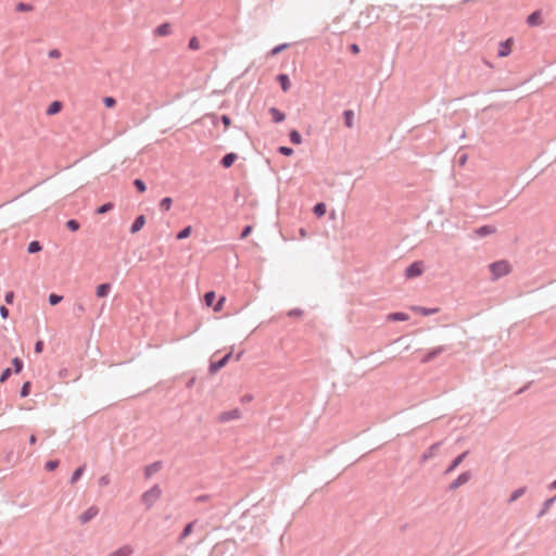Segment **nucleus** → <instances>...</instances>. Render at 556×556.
I'll list each match as a JSON object with an SVG mask.
<instances>
[{
    "label": "nucleus",
    "instance_id": "f257e3e1",
    "mask_svg": "<svg viewBox=\"0 0 556 556\" xmlns=\"http://www.w3.org/2000/svg\"><path fill=\"white\" fill-rule=\"evenodd\" d=\"M162 490L159 484H154L148 491L143 492L141 495V502L146 506L147 509H150L156 501L161 497Z\"/></svg>",
    "mask_w": 556,
    "mask_h": 556
},
{
    "label": "nucleus",
    "instance_id": "f03ea898",
    "mask_svg": "<svg viewBox=\"0 0 556 556\" xmlns=\"http://www.w3.org/2000/svg\"><path fill=\"white\" fill-rule=\"evenodd\" d=\"M492 279L497 280L503 276H506L510 271V265L507 261H496L489 265Z\"/></svg>",
    "mask_w": 556,
    "mask_h": 556
},
{
    "label": "nucleus",
    "instance_id": "7ed1b4c3",
    "mask_svg": "<svg viewBox=\"0 0 556 556\" xmlns=\"http://www.w3.org/2000/svg\"><path fill=\"white\" fill-rule=\"evenodd\" d=\"M450 350V346L448 345H439V346H435L429 351H427L422 357L420 358V363L422 364H428L430 362H432L434 358H437L438 356H440L442 353L446 352Z\"/></svg>",
    "mask_w": 556,
    "mask_h": 556
},
{
    "label": "nucleus",
    "instance_id": "20e7f679",
    "mask_svg": "<svg viewBox=\"0 0 556 556\" xmlns=\"http://www.w3.org/2000/svg\"><path fill=\"white\" fill-rule=\"evenodd\" d=\"M424 273V263L421 261H416L409 264L405 269V277L407 279H413L421 276Z\"/></svg>",
    "mask_w": 556,
    "mask_h": 556
},
{
    "label": "nucleus",
    "instance_id": "39448f33",
    "mask_svg": "<svg viewBox=\"0 0 556 556\" xmlns=\"http://www.w3.org/2000/svg\"><path fill=\"white\" fill-rule=\"evenodd\" d=\"M231 357H232V353L228 352L218 361H215V362L212 361L208 366L210 374H212V375L216 374L218 370L224 368Z\"/></svg>",
    "mask_w": 556,
    "mask_h": 556
},
{
    "label": "nucleus",
    "instance_id": "423d86ee",
    "mask_svg": "<svg viewBox=\"0 0 556 556\" xmlns=\"http://www.w3.org/2000/svg\"><path fill=\"white\" fill-rule=\"evenodd\" d=\"M471 479V472L465 471L462 472L453 482L448 485L450 491H454L459 486L466 484Z\"/></svg>",
    "mask_w": 556,
    "mask_h": 556
},
{
    "label": "nucleus",
    "instance_id": "0eeeda50",
    "mask_svg": "<svg viewBox=\"0 0 556 556\" xmlns=\"http://www.w3.org/2000/svg\"><path fill=\"white\" fill-rule=\"evenodd\" d=\"M513 42H514L513 38H508L504 41H501L500 46H498V50H497V55L500 58L508 56L511 52Z\"/></svg>",
    "mask_w": 556,
    "mask_h": 556
},
{
    "label": "nucleus",
    "instance_id": "6e6552de",
    "mask_svg": "<svg viewBox=\"0 0 556 556\" xmlns=\"http://www.w3.org/2000/svg\"><path fill=\"white\" fill-rule=\"evenodd\" d=\"M99 513V509L96 506H91L88 509H86L83 514L79 516L80 523L85 525L92 520Z\"/></svg>",
    "mask_w": 556,
    "mask_h": 556
},
{
    "label": "nucleus",
    "instance_id": "1a4fd4ad",
    "mask_svg": "<svg viewBox=\"0 0 556 556\" xmlns=\"http://www.w3.org/2000/svg\"><path fill=\"white\" fill-rule=\"evenodd\" d=\"M239 417H240V410L238 408H235V409H231V410L223 412L218 416V420L220 422H228L230 420L238 419Z\"/></svg>",
    "mask_w": 556,
    "mask_h": 556
},
{
    "label": "nucleus",
    "instance_id": "9d476101",
    "mask_svg": "<svg viewBox=\"0 0 556 556\" xmlns=\"http://www.w3.org/2000/svg\"><path fill=\"white\" fill-rule=\"evenodd\" d=\"M469 451H465L458 456H456L445 469V473L447 475L454 471L463 463V460L467 457Z\"/></svg>",
    "mask_w": 556,
    "mask_h": 556
},
{
    "label": "nucleus",
    "instance_id": "9b49d317",
    "mask_svg": "<svg viewBox=\"0 0 556 556\" xmlns=\"http://www.w3.org/2000/svg\"><path fill=\"white\" fill-rule=\"evenodd\" d=\"M527 24L531 27L540 26L542 24V13L540 10L533 11L527 17Z\"/></svg>",
    "mask_w": 556,
    "mask_h": 556
},
{
    "label": "nucleus",
    "instance_id": "f8f14e48",
    "mask_svg": "<svg viewBox=\"0 0 556 556\" xmlns=\"http://www.w3.org/2000/svg\"><path fill=\"white\" fill-rule=\"evenodd\" d=\"M496 231V228L492 225H483L481 227H478L473 230V233L477 237L483 238L486 236H490Z\"/></svg>",
    "mask_w": 556,
    "mask_h": 556
},
{
    "label": "nucleus",
    "instance_id": "ddd939ff",
    "mask_svg": "<svg viewBox=\"0 0 556 556\" xmlns=\"http://www.w3.org/2000/svg\"><path fill=\"white\" fill-rule=\"evenodd\" d=\"M144 224H146L144 215H142V214L138 215L134 219V222H132V224H131V226L129 228V232L132 233V235L137 233L138 231H140L143 228Z\"/></svg>",
    "mask_w": 556,
    "mask_h": 556
},
{
    "label": "nucleus",
    "instance_id": "4468645a",
    "mask_svg": "<svg viewBox=\"0 0 556 556\" xmlns=\"http://www.w3.org/2000/svg\"><path fill=\"white\" fill-rule=\"evenodd\" d=\"M237 159H238L237 153H235V152H229V153H226V154L222 157V160H220L219 164H220L224 168H229V167H231V166L233 165V163L237 161Z\"/></svg>",
    "mask_w": 556,
    "mask_h": 556
},
{
    "label": "nucleus",
    "instance_id": "2eb2a0df",
    "mask_svg": "<svg viewBox=\"0 0 556 556\" xmlns=\"http://www.w3.org/2000/svg\"><path fill=\"white\" fill-rule=\"evenodd\" d=\"M162 468V462H154L144 468V478L150 479L154 473H156Z\"/></svg>",
    "mask_w": 556,
    "mask_h": 556
},
{
    "label": "nucleus",
    "instance_id": "dca6fc26",
    "mask_svg": "<svg viewBox=\"0 0 556 556\" xmlns=\"http://www.w3.org/2000/svg\"><path fill=\"white\" fill-rule=\"evenodd\" d=\"M268 112L271 115L273 122L275 124L282 123L286 119V114L275 106L269 108Z\"/></svg>",
    "mask_w": 556,
    "mask_h": 556
},
{
    "label": "nucleus",
    "instance_id": "f3484780",
    "mask_svg": "<svg viewBox=\"0 0 556 556\" xmlns=\"http://www.w3.org/2000/svg\"><path fill=\"white\" fill-rule=\"evenodd\" d=\"M276 80L279 83L283 92H287L291 87V81L288 74L280 73L276 76Z\"/></svg>",
    "mask_w": 556,
    "mask_h": 556
},
{
    "label": "nucleus",
    "instance_id": "a211bd4d",
    "mask_svg": "<svg viewBox=\"0 0 556 556\" xmlns=\"http://www.w3.org/2000/svg\"><path fill=\"white\" fill-rule=\"evenodd\" d=\"M195 523H197V520H193V521L188 522V523L184 527V529H182L181 533H180V534H179V536H178V543H182V542H184V540H185L187 536H189V535L191 534V532L193 531V528H194V525H195Z\"/></svg>",
    "mask_w": 556,
    "mask_h": 556
},
{
    "label": "nucleus",
    "instance_id": "6ab92c4d",
    "mask_svg": "<svg viewBox=\"0 0 556 556\" xmlns=\"http://www.w3.org/2000/svg\"><path fill=\"white\" fill-rule=\"evenodd\" d=\"M112 285L109 282L100 283L96 289V294L98 298H105L111 292Z\"/></svg>",
    "mask_w": 556,
    "mask_h": 556
},
{
    "label": "nucleus",
    "instance_id": "aec40b11",
    "mask_svg": "<svg viewBox=\"0 0 556 556\" xmlns=\"http://www.w3.org/2000/svg\"><path fill=\"white\" fill-rule=\"evenodd\" d=\"M555 502H556V494L554 496H552L551 498H547L546 501H544L542 504V508L540 509V511L536 515V518H542L548 511V509L552 507V505Z\"/></svg>",
    "mask_w": 556,
    "mask_h": 556
},
{
    "label": "nucleus",
    "instance_id": "412c9836",
    "mask_svg": "<svg viewBox=\"0 0 556 556\" xmlns=\"http://www.w3.org/2000/svg\"><path fill=\"white\" fill-rule=\"evenodd\" d=\"M172 31V25L169 23H162L160 24L155 29H154V34L156 36H167L169 35Z\"/></svg>",
    "mask_w": 556,
    "mask_h": 556
},
{
    "label": "nucleus",
    "instance_id": "4be33fe9",
    "mask_svg": "<svg viewBox=\"0 0 556 556\" xmlns=\"http://www.w3.org/2000/svg\"><path fill=\"white\" fill-rule=\"evenodd\" d=\"M132 553L134 548L130 545H124L112 552L109 556H130Z\"/></svg>",
    "mask_w": 556,
    "mask_h": 556
},
{
    "label": "nucleus",
    "instance_id": "5701e85b",
    "mask_svg": "<svg viewBox=\"0 0 556 556\" xmlns=\"http://www.w3.org/2000/svg\"><path fill=\"white\" fill-rule=\"evenodd\" d=\"M62 108H63L62 102H61V101L55 100V101H52V102L49 104V106H48V109H47L46 113H47V115H55V114H58V113L62 110Z\"/></svg>",
    "mask_w": 556,
    "mask_h": 556
},
{
    "label": "nucleus",
    "instance_id": "b1692460",
    "mask_svg": "<svg viewBox=\"0 0 556 556\" xmlns=\"http://www.w3.org/2000/svg\"><path fill=\"white\" fill-rule=\"evenodd\" d=\"M388 319L392 321H406L409 319V315L404 312H394L388 315Z\"/></svg>",
    "mask_w": 556,
    "mask_h": 556
},
{
    "label": "nucleus",
    "instance_id": "393cba45",
    "mask_svg": "<svg viewBox=\"0 0 556 556\" xmlns=\"http://www.w3.org/2000/svg\"><path fill=\"white\" fill-rule=\"evenodd\" d=\"M354 112L352 110H344L343 111V119H344V125L348 127V128H352L354 126Z\"/></svg>",
    "mask_w": 556,
    "mask_h": 556
},
{
    "label": "nucleus",
    "instance_id": "a878e982",
    "mask_svg": "<svg viewBox=\"0 0 556 556\" xmlns=\"http://www.w3.org/2000/svg\"><path fill=\"white\" fill-rule=\"evenodd\" d=\"M527 492V486H520L518 489H516L511 494L510 496L508 497L507 500V503L508 504H511L514 503L515 501H517L519 497H521L522 495H525V493Z\"/></svg>",
    "mask_w": 556,
    "mask_h": 556
},
{
    "label": "nucleus",
    "instance_id": "bb28decb",
    "mask_svg": "<svg viewBox=\"0 0 556 556\" xmlns=\"http://www.w3.org/2000/svg\"><path fill=\"white\" fill-rule=\"evenodd\" d=\"M414 311L418 312L422 316H431L433 314H437L439 312V308L438 307L416 306V307H414Z\"/></svg>",
    "mask_w": 556,
    "mask_h": 556
},
{
    "label": "nucleus",
    "instance_id": "cd10ccee",
    "mask_svg": "<svg viewBox=\"0 0 556 556\" xmlns=\"http://www.w3.org/2000/svg\"><path fill=\"white\" fill-rule=\"evenodd\" d=\"M85 469H86L85 465L77 467L70 478V483L71 484L76 483L81 478L83 473L85 472Z\"/></svg>",
    "mask_w": 556,
    "mask_h": 556
},
{
    "label": "nucleus",
    "instance_id": "c85d7f7f",
    "mask_svg": "<svg viewBox=\"0 0 556 556\" xmlns=\"http://www.w3.org/2000/svg\"><path fill=\"white\" fill-rule=\"evenodd\" d=\"M327 212V206L324 202H318L314 205L313 207V213L317 216V217H321L326 214Z\"/></svg>",
    "mask_w": 556,
    "mask_h": 556
},
{
    "label": "nucleus",
    "instance_id": "c756f323",
    "mask_svg": "<svg viewBox=\"0 0 556 556\" xmlns=\"http://www.w3.org/2000/svg\"><path fill=\"white\" fill-rule=\"evenodd\" d=\"M42 250V245L39 241L37 240H33L28 243V247H27V252L29 254H35V253H38Z\"/></svg>",
    "mask_w": 556,
    "mask_h": 556
},
{
    "label": "nucleus",
    "instance_id": "7c9ffc66",
    "mask_svg": "<svg viewBox=\"0 0 556 556\" xmlns=\"http://www.w3.org/2000/svg\"><path fill=\"white\" fill-rule=\"evenodd\" d=\"M215 300H216V293L214 291H207L204 293V303L206 306L213 308Z\"/></svg>",
    "mask_w": 556,
    "mask_h": 556
},
{
    "label": "nucleus",
    "instance_id": "2f4dec72",
    "mask_svg": "<svg viewBox=\"0 0 556 556\" xmlns=\"http://www.w3.org/2000/svg\"><path fill=\"white\" fill-rule=\"evenodd\" d=\"M289 139L293 144H301L302 143V135L296 130L292 129L289 132Z\"/></svg>",
    "mask_w": 556,
    "mask_h": 556
},
{
    "label": "nucleus",
    "instance_id": "473e14b6",
    "mask_svg": "<svg viewBox=\"0 0 556 556\" xmlns=\"http://www.w3.org/2000/svg\"><path fill=\"white\" fill-rule=\"evenodd\" d=\"M440 446V443L437 442L432 444L422 455L421 462H426L433 456L434 451Z\"/></svg>",
    "mask_w": 556,
    "mask_h": 556
},
{
    "label": "nucleus",
    "instance_id": "72a5a7b5",
    "mask_svg": "<svg viewBox=\"0 0 556 556\" xmlns=\"http://www.w3.org/2000/svg\"><path fill=\"white\" fill-rule=\"evenodd\" d=\"M192 232V227L191 226H186L184 227L181 230H179L177 233H176V239L177 240H184V239H187Z\"/></svg>",
    "mask_w": 556,
    "mask_h": 556
},
{
    "label": "nucleus",
    "instance_id": "f704fd0d",
    "mask_svg": "<svg viewBox=\"0 0 556 556\" xmlns=\"http://www.w3.org/2000/svg\"><path fill=\"white\" fill-rule=\"evenodd\" d=\"M113 208H114V203L106 202V203H103L102 205L98 206L96 210V213L102 215V214H105V213L112 211Z\"/></svg>",
    "mask_w": 556,
    "mask_h": 556
},
{
    "label": "nucleus",
    "instance_id": "c9c22d12",
    "mask_svg": "<svg viewBox=\"0 0 556 556\" xmlns=\"http://www.w3.org/2000/svg\"><path fill=\"white\" fill-rule=\"evenodd\" d=\"M30 391H31V382L30 381H25L22 387H21V390H20V395L22 397H26L30 394Z\"/></svg>",
    "mask_w": 556,
    "mask_h": 556
},
{
    "label": "nucleus",
    "instance_id": "e433bc0d",
    "mask_svg": "<svg viewBox=\"0 0 556 556\" xmlns=\"http://www.w3.org/2000/svg\"><path fill=\"white\" fill-rule=\"evenodd\" d=\"M15 10L17 12H30L34 10V7L33 4L30 3H26V2H18L16 5H15Z\"/></svg>",
    "mask_w": 556,
    "mask_h": 556
},
{
    "label": "nucleus",
    "instance_id": "4c0bfd02",
    "mask_svg": "<svg viewBox=\"0 0 556 556\" xmlns=\"http://www.w3.org/2000/svg\"><path fill=\"white\" fill-rule=\"evenodd\" d=\"M132 184H134V187L136 188V190H137L139 193H143V192H146V190H147V185H146V182H144L142 179H140V178H136V179L134 180V182H132Z\"/></svg>",
    "mask_w": 556,
    "mask_h": 556
},
{
    "label": "nucleus",
    "instance_id": "58836bf2",
    "mask_svg": "<svg viewBox=\"0 0 556 556\" xmlns=\"http://www.w3.org/2000/svg\"><path fill=\"white\" fill-rule=\"evenodd\" d=\"M289 47V43H280L276 47H274L269 52H268V55L269 56H275L277 54H279L280 52H282L283 50H286L287 48Z\"/></svg>",
    "mask_w": 556,
    "mask_h": 556
},
{
    "label": "nucleus",
    "instance_id": "ea45409f",
    "mask_svg": "<svg viewBox=\"0 0 556 556\" xmlns=\"http://www.w3.org/2000/svg\"><path fill=\"white\" fill-rule=\"evenodd\" d=\"M172 204H173V200H172V198H169V197H165V198H163V199L160 201V208H161L162 211H168V210H170Z\"/></svg>",
    "mask_w": 556,
    "mask_h": 556
},
{
    "label": "nucleus",
    "instance_id": "a19ab883",
    "mask_svg": "<svg viewBox=\"0 0 556 556\" xmlns=\"http://www.w3.org/2000/svg\"><path fill=\"white\" fill-rule=\"evenodd\" d=\"M12 365H13V370L15 374L21 372L24 367V363L20 357H14L12 359Z\"/></svg>",
    "mask_w": 556,
    "mask_h": 556
},
{
    "label": "nucleus",
    "instance_id": "79ce46f5",
    "mask_svg": "<svg viewBox=\"0 0 556 556\" xmlns=\"http://www.w3.org/2000/svg\"><path fill=\"white\" fill-rule=\"evenodd\" d=\"M59 465H60L59 459H50L45 464V469L47 471H53L59 467Z\"/></svg>",
    "mask_w": 556,
    "mask_h": 556
},
{
    "label": "nucleus",
    "instance_id": "37998d69",
    "mask_svg": "<svg viewBox=\"0 0 556 556\" xmlns=\"http://www.w3.org/2000/svg\"><path fill=\"white\" fill-rule=\"evenodd\" d=\"M66 227L71 231H77L80 228V223L77 219H68Z\"/></svg>",
    "mask_w": 556,
    "mask_h": 556
},
{
    "label": "nucleus",
    "instance_id": "c03bdc74",
    "mask_svg": "<svg viewBox=\"0 0 556 556\" xmlns=\"http://www.w3.org/2000/svg\"><path fill=\"white\" fill-rule=\"evenodd\" d=\"M62 300L63 296L56 293H50L48 298L49 304L52 306L59 304Z\"/></svg>",
    "mask_w": 556,
    "mask_h": 556
},
{
    "label": "nucleus",
    "instance_id": "a18cd8bd",
    "mask_svg": "<svg viewBox=\"0 0 556 556\" xmlns=\"http://www.w3.org/2000/svg\"><path fill=\"white\" fill-rule=\"evenodd\" d=\"M278 152L283 156H291L294 153L293 149L287 146L278 147Z\"/></svg>",
    "mask_w": 556,
    "mask_h": 556
},
{
    "label": "nucleus",
    "instance_id": "49530a36",
    "mask_svg": "<svg viewBox=\"0 0 556 556\" xmlns=\"http://www.w3.org/2000/svg\"><path fill=\"white\" fill-rule=\"evenodd\" d=\"M188 48L190 50H198L200 48V41L195 36H193L189 39Z\"/></svg>",
    "mask_w": 556,
    "mask_h": 556
},
{
    "label": "nucleus",
    "instance_id": "de8ad7c7",
    "mask_svg": "<svg viewBox=\"0 0 556 556\" xmlns=\"http://www.w3.org/2000/svg\"><path fill=\"white\" fill-rule=\"evenodd\" d=\"M226 301L225 296H220L217 301L215 300L213 311L214 312H220L223 309L224 303Z\"/></svg>",
    "mask_w": 556,
    "mask_h": 556
},
{
    "label": "nucleus",
    "instance_id": "09e8293b",
    "mask_svg": "<svg viewBox=\"0 0 556 556\" xmlns=\"http://www.w3.org/2000/svg\"><path fill=\"white\" fill-rule=\"evenodd\" d=\"M103 104L105 105V108L111 109V108L115 106L116 99L113 97H104Z\"/></svg>",
    "mask_w": 556,
    "mask_h": 556
},
{
    "label": "nucleus",
    "instance_id": "8fccbe9b",
    "mask_svg": "<svg viewBox=\"0 0 556 556\" xmlns=\"http://www.w3.org/2000/svg\"><path fill=\"white\" fill-rule=\"evenodd\" d=\"M12 375V369L11 368H5L2 370V372L0 374V382H4L7 381Z\"/></svg>",
    "mask_w": 556,
    "mask_h": 556
},
{
    "label": "nucleus",
    "instance_id": "3c124183",
    "mask_svg": "<svg viewBox=\"0 0 556 556\" xmlns=\"http://www.w3.org/2000/svg\"><path fill=\"white\" fill-rule=\"evenodd\" d=\"M253 227L251 225H247L243 227L240 233V239H245L252 232Z\"/></svg>",
    "mask_w": 556,
    "mask_h": 556
},
{
    "label": "nucleus",
    "instance_id": "603ef678",
    "mask_svg": "<svg viewBox=\"0 0 556 556\" xmlns=\"http://www.w3.org/2000/svg\"><path fill=\"white\" fill-rule=\"evenodd\" d=\"M303 311L301 308H292L288 312L289 317H301L303 315Z\"/></svg>",
    "mask_w": 556,
    "mask_h": 556
},
{
    "label": "nucleus",
    "instance_id": "864d4df0",
    "mask_svg": "<svg viewBox=\"0 0 556 556\" xmlns=\"http://www.w3.org/2000/svg\"><path fill=\"white\" fill-rule=\"evenodd\" d=\"M220 122L223 123V125L225 126V128H228L231 124V118L229 115L227 114H223L220 116Z\"/></svg>",
    "mask_w": 556,
    "mask_h": 556
},
{
    "label": "nucleus",
    "instance_id": "5fc2aeb1",
    "mask_svg": "<svg viewBox=\"0 0 556 556\" xmlns=\"http://www.w3.org/2000/svg\"><path fill=\"white\" fill-rule=\"evenodd\" d=\"M43 346H45L43 341L38 340V341L35 343V346H34V351H35V353L40 354V353L43 351Z\"/></svg>",
    "mask_w": 556,
    "mask_h": 556
},
{
    "label": "nucleus",
    "instance_id": "6e6d98bb",
    "mask_svg": "<svg viewBox=\"0 0 556 556\" xmlns=\"http://www.w3.org/2000/svg\"><path fill=\"white\" fill-rule=\"evenodd\" d=\"M4 301L7 304L11 305L13 304V301H14V292L13 291H8L4 295Z\"/></svg>",
    "mask_w": 556,
    "mask_h": 556
},
{
    "label": "nucleus",
    "instance_id": "4d7b16f0",
    "mask_svg": "<svg viewBox=\"0 0 556 556\" xmlns=\"http://www.w3.org/2000/svg\"><path fill=\"white\" fill-rule=\"evenodd\" d=\"M10 315V311L7 306L4 305H0V316L3 318V319H7Z\"/></svg>",
    "mask_w": 556,
    "mask_h": 556
},
{
    "label": "nucleus",
    "instance_id": "13d9d810",
    "mask_svg": "<svg viewBox=\"0 0 556 556\" xmlns=\"http://www.w3.org/2000/svg\"><path fill=\"white\" fill-rule=\"evenodd\" d=\"M48 55L51 59H59L61 56V51L58 49H52L49 51Z\"/></svg>",
    "mask_w": 556,
    "mask_h": 556
},
{
    "label": "nucleus",
    "instance_id": "bf43d9fd",
    "mask_svg": "<svg viewBox=\"0 0 556 556\" xmlns=\"http://www.w3.org/2000/svg\"><path fill=\"white\" fill-rule=\"evenodd\" d=\"M210 495L208 494H202V495H199L195 497V502L198 503H203V502H206L210 500Z\"/></svg>",
    "mask_w": 556,
    "mask_h": 556
},
{
    "label": "nucleus",
    "instance_id": "052dcab7",
    "mask_svg": "<svg viewBox=\"0 0 556 556\" xmlns=\"http://www.w3.org/2000/svg\"><path fill=\"white\" fill-rule=\"evenodd\" d=\"M84 312H85V307H84V305H83V304H80V303H79V304H76V305H75V307H74V313H75L76 315H79V314H81V313H84Z\"/></svg>",
    "mask_w": 556,
    "mask_h": 556
},
{
    "label": "nucleus",
    "instance_id": "680f3d73",
    "mask_svg": "<svg viewBox=\"0 0 556 556\" xmlns=\"http://www.w3.org/2000/svg\"><path fill=\"white\" fill-rule=\"evenodd\" d=\"M359 47L357 43H352L350 45V51L353 53V54H357L359 52Z\"/></svg>",
    "mask_w": 556,
    "mask_h": 556
},
{
    "label": "nucleus",
    "instance_id": "e2e57ef3",
    "mask_svg": "<svg viewBox=\"0 0 556 556\" xmlns=\"http://www.w3.org/2000/svg\"><path fill=\"white\" fill-rule=\"evenodd\" d=\"M253 400V395L252 394H244L242 397H241V402L242 403H249Z\"/></svg>",
    "mask_w": 556,
    "mask_h": 556
},
{
    "label": "nucleus",
    "instance_id": "0e129e2a",
    "mask_svg": "<svg viewBox=\"0 0 556 556\" xmlns=\"http://www.w3.org/2000/svg\"><path fill=\"white\" fill-rule=\"evenodd\" d=\"M547 489L549 491L552 490H556V479L554 481H552L548 485H547Z\"/></svg>",
    "mask_w": 556,
    "mask_h": 556
},
{
    "label": "nucleus",
    "instance_id": "69168bd1",
    "mask_svg": "<svg viewBox=\"0 0 556 556\" xmlns=\"http://www.w3.org/2000/svg\"><path fill=\"white\" fill-rule=\"evenodd\" d=\"M108 483H109V479H108V477L103 476V477H101V478H100V484L105 485V484H108Z\"/></svg>",
    "mask_w": 556,
    "mask_h": 556
},
{
    "label": "nucleus",
    "instance_id": "338daca9",
    "mask_svg": "<svg viewBox=\"0 0 556 556\" xmlns=\"http://www.w3.org/2000/svg\"><path fill=\"white\" fill-rule=\"evenodd\" d=\"M37 442V437L35 434H30L29 437V443L35 444Z\"/></svg>",
    "mask_w": 556,
    "mask_h": 556
},
{
    "label": "nucleus",
    "instance_id": "774afa93",
    "mask_svg": "<svg viewBox=\"0 0 556 556\" xmlns=\"http://www.w3.org/2000/svg\"><path fill=\"white\" fill-rule=\"evenodd\" d=\"M466 160H467V155L466 154H463V155L459 156V163L460 164H464L466 162Z\"/></svg>",
    "mask_w": 556,
    "mask_h": 556
}]
</instances>
